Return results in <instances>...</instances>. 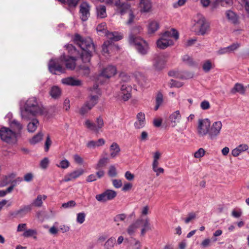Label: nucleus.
Masks as SVG:
<instances>
[{
	"mask_svg": "<svg viewBox=\"0 0 249 249\" xmlns=\"http://www.w3.org/2000/svg\"><path fill=\"white\" fill-rule=\"evenodd\" d=\"M50 94L53 98L57 99L61 96V90L58 87L53 86L50 89Z\"/></svg>",
	"mask_w": 249,
	"mask_h": 249,
	"instance_id": "33",
	"label": "nucleus"
},
{
	"mask_svg": "<svg viewBox=\"0 0 249 249\" xmlns=\"http://www.w3.org/2000/svg\"><path fill=\"white\" fill-rule=\"evenodd\" d=\"M50 161L48 158L45 157L43 158L40 162V167L42 169H46L47 168Z\"/></svg>",
	"mask_w": 249,
	"mask_h": 249,
	"instance_id": "52",
	"label": "nucleus"
},
{
	"mask_svg": "<svg viewBox=\"0 0 249 249\" xmlns=\"http://www.w3.org/2000/svg\"><path fill=\"white\" fill-rule=\"evenodd\" d=\"M120 78L121 85L122 84H126V83L129 82L131 80V76L124 72H122L120 74Z\"/></svg>",
	"mask_w": 249,
	"mask_h": 249,
	"instance_id": "44",
	"label": "nucleus"
},
{
	"mask_svg": "<svg viewBox=\"0 0 249 249\" xmlns=\"http://www.w3.org/2000/svg\"><path fill=\"white\" fill-rule=\"evenodd\" d=\"M84 173V170L82 169H79L74 170L73 171L70 173L73 179H76L83 175Z\"/></svg>",
	"mask_w": 249,
	"mask_h": 249,
	"instance_id": "46",
	"label": "nucleus"
},
{
	"mask_svg": "<svg viewBox=\"0 0 249 249\" xmlns=\"http://www.w3.org/2000/svg\"><path fill=\"white\" fill-rule=\"evenodd\" d=\"M47 198L45 195H38L34 201L33 204L36 207H41L43 203V201Z\"/></svg>",
	"mask_w": 249,
	"mask_h": 249,
	"instance_id": "37",
	"label": "nucleus"
},
{
	"mask_svg": "<svg viewBox=\"0 0 249 249\" xmlns=\"http://www.w3.org/2000/svg\"><path fill=\"white\" fill-rule=\"evenodd\" d=\"M36 234L37 232L36 230L28 229L24 232L23 233V236L25 237H30L31 236H34V235H36Z\"/></svg>",
	"mask_w": 249,
	"mask_h": 249,
	"instance_id": "50",
	"label": "nucleus"
},
{
	"mask_svg": "<svg viewBox=\"0 0 249 249\" xmlns=\"http://www.w3.org/2000/svg\"><path fill=\"white\" fill-rule=\"evenodd\" d=\"M205 151L204 149L200 148L194 153V157L196 158H200L205 155Z\"/></svg>",
	"mask_w": 249,
	"mask_h": 249,
	"instance_id": "55",
	"label": "nucleus"
},
{
	"mask_svg": "<svg viewBox=\"0 0 249 249\" xmlns=\"http://www.w3.org/2000/svg\"><path fill=\"white\" fill-rule=\"evenodd\" d=\"M246 91V88L243 84L241 83H236L234 87L231 89V92L232 94H235L238 92L241 94H244Z\"/></svg>",
	"mask_w": 249,
	"mask_h": 249,
	"instance_id": "31",
	"label": "nucleus"
},
{
	"mask_svg": "<svg viewBox=\"0 0 249 249\" xmlns=\"http://www.w3.org/2000/svg\"><path fill=\"white\" fill-rule=\"evenodd\" d=\"M225 15L229 22L233 24H237L239 23V16L235 12L231 10H226Z\"/></svg>",
	"mask_w": 249,
	"mask_h": 249,
	"instance_id": "19",
	"label": "nucleus"
},
{
	"mask_svg": "<svg viewBox=\"0 0 249 249\" xmlns=\"http://www.w3.org/2000/svg\"><path fill=\"white\" fill-rule=\"evenodd\" d=\"M132 88L127 84H122L121 87L120 96L124 101H127L131 97Z\"/></svg>",
	"mask_w": 249,
	"mask_h": 249,
	"instance_id": "17",
	"label": "nucleus"
},
{
	"mask_svg": "<svg viewBox=\"0 0 249 249\" xmlns=\"http://www.w3.org/2000/svg\"><path fill=\"white\" fill-rule=\"evenodd\" d=\"M128 40L130 44L134 46L140 53L142 55L147 53L148 46L145 41L136 36L133 33L130 34Z\"/></svg>",
	"mask_w": 249,
	"mask_h": 249,
	"instance_id": "6",
	"label": "nucleus"
},
{
	"mask_svg": "<svg viewBox=\"0 0 249 249\" xmlns=\"http://www.w3.org/2000/svg\"><path fill=\"white\" fill-rule=\"evenodd\" d=\"M16 174L14 173H10L7 175L4 176L1 179L0 181V186H4L8 183H11L12 180L15 178Z\"/></svg>",
	"mask_w": 249,
	"mask_h": 249,
	"instance_id": "29",
	"label": "nucleus"
},
{
	"mask_svg": "<svg viewBox=\"0 0 249 249\" xmlns=\"http://www.w3.org/2000/svg\"><path fill=\"white\" fill-rule=\"evenodd\" d=\"M183 85V83L171 79L168 83V86L172 88H180Z\"/></svg>",
	"mask_w": 249,
	"mask_h": 249,
	"instance_id": "49",
	"label": "nucleus"
},
{
	"mask_svg": "<svg viewBox=\"0 0 249 249\" xmlns=\"http://www.w3.org/2000/svg\"><path fill=\"white\" fill-rule=\"evenodd\" d=\"M110 156L111 158H115L118 156L121 151L119 145L115 142H113L109 147Z\"/></svg>",
	"mask_w": 249,
	"mask_h": 249,
	"instance_id": "27",
	"label": "nucleus"
},
{
	"mask_svg": "<svg viewBox=\"0 0 249 249\" xmlns=\"http://www.w3.org/2000/svg\"><path fill=\"white\" fill-rule=\"evenodd\" d=\"M109 176L111 177H115L117 175V171L114 165L110 166L108 171Z\"/></svg>",
	"mask_w": 249,
	"mask_h": 249,
	"instance_id": "56",
	"label": "nucleus"
},
{
	"mask_svg": "<svg viewBox=\"0 0 249 249\" xmlns=\"http://www.w3.org/2000/svg\"><path fill=\"white\" fill-rule=\"evenodd\" d=\"M73 40L81 49L80 53L81 64L76 65V59L75 57L63 54L59 59H51L49 61L48 68L52 73L56 74L57 72L65 73L66 69L61 64V62H64L68 69L73 70L76 68V71L82 76H88L90 74L91 66L90 59L92 53L95 51L92 40L90 38H83L78 34L75 35Z\"/></svg>",
	"mask_w": 249,
	"mask_h": 249,
	"instance_id": "1",
	"label": "nucleus"
},
{
	"mask_svg": "<svg viewBox=\"0 0 249 249\" xmlns=\"http://www.w3.org/2000/svg\"><path fill=\"white\" fill-rule=\"evenodd\" d=\"M116 73V69L115 67L109 66L106 68L99 75L97 82L102 83V79L104 78L108 79Z\"/></svg>",
	"mask_w": 249,
	"mask_h": 249,
	"instance_id": "14",
	"label": "nucleus"
},
{
	"mask_svg": "<svg viewBox=\"0 0 249 249\" xmlns=\"http://www.w3.org/2000/svg\"><path fill=\"white\" fill-rule=\"evenodd\" d=\"M39 122L36 118H33L27 125V130L29 133H34L39 126Z\"/></svg>",
	"mask_w": 249,
	"mask_h": 249,
	"instance_id": "24",
	"label": "nucleus"
},
{
	"mask_svg": "<svg viewBox=\"0 0 249 249\" xmlns=\"http://www.w3.org/2000/svg\"><path fill=\"white\" fill-rule=\"evenodd\" d=\"M70 165V162L66 159L60 161L59 163L56 164L57 167L65 169L68 168Z\"/></svg>",
	"mask_w": 249,
	"mask_h": 249,
	"instance_id": "47",
	"label": "nucleus"
},
{
	"mask_svg": "<svg viewBox=\"0 0 249 249\" xmlns=\"http://www.w3.org/2000/svg\"><path fill=\"white\" fill-rule=\"evenodd\" d=\"M61 81L63 85L69 86H80L82 85L81 80L72 76L62 78Z\"/></svg>",
	"mask_w": 249,
	"mask_h": 249,
	"instance_id": "16",
	"label": "nucleus"
},
{
	"mask_svg": "<svg viewBox=\"0 0 249 249\" xmlns=\"http://www.w3.org/2000/svg\"><path fill=\"white\" fill-rule=\"evenodd\" d=\"M17 134L9 128L2 126L0 129V138L8 143H15L17 141Z\"/></svg>",
	"mask_w": 249,
	"mask_h": 249,
	"instance_id": "7",
	"label": "nucleus"
},
{
	"mask_svg": "<svg viewBox=\"0 0 249 249\" xmlns=\"http://www.w3.org/2000/svg\"><path fill=\"white\" fill-rule=\"evenodd\" d=\"M196 217L195 213H189L185 218H184V222L186 224L189 223L191 220L194 219Z\"/></svg>",
	"mask_w": 249,
	"mask_h": 249,
	"instance_id": "57",
	"label": "nucleus"
},
{
	"mask_svg": "<svg viewBox=\"0 0 249 249\" xmlns=\"http://www.w3.org/2000/svg\"><path fill=\"white\" fill-rule=\"evenodd\" d=\"M170 76L175 77L178 78L185 79L191 78L193 74L186 71L179 72L178 71H171L168 72Z\"/></svg>",
	"mask_w": 249,
	"mask_h": 249,
	"instance_id": "22",
	"label": "nucleus"
},
{
	"mask_svg": "<svg viewBox=\"0 0 249 249\" xmlns=\"http://www.w3.org/2000/svg\"><path fill=\"white\" fill-rule=\"evenodd\" d=\"M213 68V64L210 60H205L202 64V69L205 72H208Z\"/></svg>",
	"mask_w": 249,
	"mask_h": 249,
	"instance_id": "41",
	"label": "nucleus"
},
{
	"mask_svg": "<svg viewBox=\"0 0 249 249\" xmlns=\"http://www.w3.org/2000/svg\"><path fill=\"white\" fill-rule=\"evenodd\" d=\"M153 171L156 173L157 176H159L160 174L164 173V169L162 167H153Z\"/></svg>",
	"mask_w": 249,
	"mask_h": 249,
	"instance_id": "64",
	"label": "nucleus"
},
{
	"mask_svg": "<svg viewBox=\"0 0 249 249\" xmlns=\"http://www.w3.org/2000/svg\"><path fill=\"white\" fill-rule=\"evenodd\" d=\"M84 125L88 129L95 132H98L104 126V123L103 118L99 116L96 119L95 123H93L89 120H86Z\"/></svg>",
	"mask_w": 249,
	"mask_h": 249,
	"instance_id": "10",
	"label": "nucleus"
},
{
	"mask_svg": "<svg viewBox=\"0 0 249 249\" xmlns=\"http://www.w3.org/2000/svg\"><path fill=\"white\" fill-rule=\"evenodd\" d=\"M90 6L86 2H82L80 5V17L83 21L88 20L90 16Z\"/></svg>",
	"mask_w": 249,
	"mask_h": 249,
	"instance_id": "15",
	"label": "nucleus"
},
{
	"mask_svg": "<svg viewBox=\"0 0 249 249\" xmlns=\"http://www.w3.org/2000/svg\"><path fill=\"white\" fill-rule=\"evenodd\" d=\"M136 121L134 123V127L136 129H141L145 124V116L144 113L140 112L136 116Z\"/></svg>",
	"mask_w": 249,
	"mask_h": 249,
	"instance_id": "21",
	"label": "nucleus"
},
{
	"mask_svg": "<svg viewBox=\"0 0 249 249\" xmlns=\"http://www.w3.org/2000/svg\"><path fill=\"white\" fill-rule=\"evenodd\" d=\"M166 60L162 55H159L155 57L153 66L157 71H160L165 66Z\"/></svg>",
	"mask_w": 249,
	"mask_h": 249,
	"instance_id": "20",
	"label": "nucleus"
},
{
	"mask_svg": "<svg viewBox=\"0 0 249 249\" xmlns=\"http://www.w3.org/2000/svg\"><path fill=\"white\" fill-rule=\"evenodd\" d=\"M69 53L71 54L75 55L78 53V51L76 50L74 46L71 44H68L66 46Z\"/></svg>",
	"mask_w": 249,
	"mask_h": 249,
	"instance_id": "54",
	"label": "nucleus"
},
{
	"mask_svg": "<svg viewBox=\"0 0 249 249\" xmlns=\"http://www.w3.org/2000/svg\"><path fill=\"white\" fill-rule=\"evenodd\" d=\"M116 7V12L121 15H123L127 12L130 13V11H132L130 8V5L127 3H121L120 2L119 5H117Z\"/></svg>",
	"mask_w": 249,
	"mask_h": 249,
	"instance_id": "23",
	"label": "nucleus"
},
{
	"mask_svg": "<svg viewBox=\"0 0 249 249\" xmlns=\"http://www.w3.org/2000/svg\"><path fill=\"white\" fill-rule=\"evenodd\" d=\"M249 149V146L245 143H242L239 145L236 148H234L231 151V154L233 157H237L241 153L248 150Z\"/></svg>",
	"mask_w": 249,
	"mask_h": 249,
	"instance_id": "25",
	"label": "nucleus"
},
{
	"mask_svg": "<svg viewBox=\"0 0 249 249\" xmlns=\"http://www.w3.org/2000/svg\"><path fill=\"white\" fill-rule=\"evenodd\" d=\"M149 211V207L148 205H145L141 209V217L146 215L148 214Z\"/></svg>",
	"mask_w": 249,
	"mask_h": 249,
	"instance_id": "63",
	"label": "nucleus"
},
{
	"mask_svg": "<svg viewBox=\"0 0 249 249\" xmlns=\"http://www.w3.org/2000/svg\"><path fill=\"white\" fill-rule=\"evenodd\" d=\"M132 76L135 78L136 81L139 84H142V82L145 80L143 74L140 72L135 71L132 74Z\"/></svg>",
	"mask_w": 249,
	"mask_h": 249,
	"instance_id": "39",
	"label": "nucleus"
},
{
	"mask_svg": "<svg viewBox=\"0 0 249 249\" xmlns=\"http://www.w3.org/2000/svg\"><path fill=\"white\" fill-rule=\"evenodd\" d=\"M108 161V159L106 157L100 159L98 163L95 165V169L96 170H99L101 167L106 166Z\"/></svg>",
	"mask_w": 249,
	"mask_h": 249,
	"instance_id": "42",
	"label": "nucleus"
},
{
	"mask_svg": "<svg viewBox=\"0 0 249 249\" xmlns=\"http://www.w3.org/2000/svg\"><path fill=\"white\" fill-rule=\"evenodd\" d=\"M241 4L244 7L247 13L249 15V0H241Z\"/></svg>",
	"mask_w": 249,
	"mask_h": 249,
	"instance_id": "62",
	"label": "nucleus"
},
{
	"mask_svg": "<svg viewBox=\"0 0 249 249\" xmlns=\"http://www.w3.org/2000/svg\"><path fill=\"white\" fill-rule=\"evenodd\" d=\"M210 124L211 121L208 118L199 119L196 129L197 135L200 138L208 135Z\"/></svg>",
	"mask_w": 249,
	"mask_h": 249,
	"instance_id": "8",
	"label": "nucleus"
},
{
	"mask_svg": "<svg viewBox=\"0 0 249 249\" xmlns=\"http://www.w3.org/2000/svg\"><path fill=\"white\" fill-rule=\"evenodd\" d=\"M106 23L103 22L97 27V31L98 33L104 34L107 38L111 41H119L123 38V36L120 34L116 32L110 33L107 31Z\"/></svg>",
	"mask_w": 249,
	"mask_h": 249,
	"instance_id": "9",
	"label": "nucleus"
},
{
	"mask_svg": "<svg viewBox=\"0 0 249 249\" xmlns=\"http://www.w3.org/2000/svg\"><path fill=\"white\" fill-rule=\"evenodd\" d=\"M105 143L104 139L101 138L97 141H90L87 143V146L89 148H95L96 147L103 146Z\"/></svg>",
	"mask_w": 249,
	"mask_h": 249,
	"instance_id": "30",
	"label": "nucleus"
},
{
	"mask_svg": "<svg viewBox=\"0 0 249 249\" xmlns=\"http://www.w3.org/2000/svg\"><path fill=\"white\" fill-rule=\"evenodd\" d=\"M191 30L197 36L208 35L211 30L210 25L201 14L195 15L191 20Z\"/></svg>",
	"mask_w": 249,
	"mask_h": 249,
	"instance_id": "3",
	"label": "nucleus"
},
{
	"mask_svg": "<svg viewBox=\"0 0 249 249\" xmlns=\"http://www.w3.org/2000/svg\"><path fill=\"white\" fill-rule=\"evenodd\" d=\"M240 46V45L239 43H233L231 45L227 47V48L229 53H230L237 49Z\"/></svg>",
	"mask_w": 249,
	"mask_h": 249,
	"instance_id": "58",
	"label": "nucleus"
},
{
	"mask_svg": "<svg viewBox=\"0 0 249 249\" xmlns=\"http://www.w3.org/2000/svg\"><path fill=\"white\" fill-rule=\"evenodd\" d=\"M45 112L42 103L35 97L29 98L23 105L20 104V115L23 120H29L32 117L42 115Z\"/></svg>",
	"mask_w": 249,
	"mask_h": 249,
	"instance_id": "2",
	"label": "nucleus"
},
{
	"mask_svg": "<svg viewBox=\"0 0 249 249\" xmlns=\"http://www.w3.org/2000/svg\"><path fill=\"white\" fill-rule=\"evenodd\" d=\"M178 37L179 35L178 31L174 29H172L162 35L161 37L157 41V46L160 49H164L173 45L174 41L172 37H174L175 40H177Z\"/></svg>",
	"mask_w": 249,
	"mask_h": 249,
	"instance_id": "4",
	"label": "nucleus"
},
{
	"mask_svg": "<svg viewBox=\"0 0 249 249\" xmlns=\"http://www.w3.org/2000/svg\"><path fill=\"white\" fill-rule=\"evenodd\" d=\"M115 238L113 237L109 238L105 243V249H113L115 245Z\"/></svg>",
	"mask_w": 249,
	"mask_h": 249,
	"instance_id": "43",
	"label": "nucleus"
},
{
	"mask_svg": "<svg viewBox=\"0 0 249 249\" xmlns=\"http://www.w3.org/2000/svg\"><path fill=\"white\" fill-rule=\"evenodd\" d=\"M92 107L89 105V102H86L80 108L79 113L81 115L87 113Z\"/></svg>",
	"mask_w": 249,
	"mask_h": 249,
	"instance_id": "45",
	"label": "nucleus"
},
{
	"mask_svg": "<svg viewBox=\"0 0 249 249\" xmlns=\"http://www.w3.org/2000/svg\"><path fill=\"white\" fill-rule=\"evenodd\" d=\"M117 196L116 192L112 190H107L103 193L97 195L96 199L100 202H106L114 199Z\"/></svg>",
	"mask_w": 249,
	"mask_h": 249,
	"instance_id": "12",
	"label": "nucleus"
},
{
	"mask_svg": "<svg viewBox=\"0 0 249 249\" xmlns=\"http://www.w3.org/2000/svg\"><path fill=\"white\" fill-rule=\"evenodd\" d=\"M31 210V207L29 205H27L23 207L20 210L16 211L15 213V214L16 215H18L20 217H22L25 215H26L28 212H29Z\"/></svg>",
	"mask_w": 249,
	"mask_h": 249,
	"instance_id": "34",
	"label": "nucleus"
},
{
	"mask_svg": "<svg viewBox=\"0 0 249 249\" xmlns=\"http://www.w3.org/2000/svg\"><path fill=\"white\" fill-rule=\"evenodd\" d=\"M242 211L241 209H234L231 212V215L234 218H239L242 215Z\"/></svg>",
	"mask_w": 249,
	"mask_h": 249,
	"instance_id": "60",
	"label": "nucleus"
},
{
	"mask_svg": "<svg viewBox=\"0 0 249 249\" xmlns=\"http://www.w3.org/2000/svg\"><path fill=\"white\" fill-rule=\"evenodd\" d=\"M182 60L189 65L194 64L193 59L188 55H185L182 57Z\"/></svg>",
	"mask_w": 249,
	"mask_h": 249,
	"instance_id": "59",
	"label": "nucleus"
},
{
	"mask_svg": "<svg viewBox=\"0 0 249 249\" xmlns=\"http://www.w3.org/2000/svg\"><path fill=\"white\" fill-rule=\"evenodd\" d=\"M141 224H142V228L141 229V233L142 235H143L146 231L150 229L149 220L148 217L139 218L131 224L126 229L127 234L130 236L134 235Z\"/></svg>",
	"mask_w": 249,
	"mask_h": 249,
	"instance_id": "5",
	"label": "nucleus"
},
{
	"mask_svg": "<svg viewBox=\"0 0 249 249\" xmlns=\"http://www.w3.org/2000/svg\"><path fill=\"white\" fill-rule=\"evenodd\" d=\"M61 3L68 5L69 8L75 7L79 0H57Z\"/></svg>",
	"mask_w": 249,
	"mask_h": 249,
	"instance_id": "38",
	"label": "nucleus"
},
{
	"mask_svg": "<svg viewBox=\"0 0 249 249\" xmlns=\"http://www.w3.org/2000/svg\"><path fill=\"white\" fill-rule=\"evenodd\" d=\"M8 124L13 131L15 133H17V136H19L23 128V124L16 119H13L12 120L8 122Z\"/></svg>",
	"mask_w": 249,
	"mask_h": 249,
	"instance_id": "18",
	"label": "nucleus"
},
{
	"mask_svg": "<svg viewBox=\"0 0 249 249\" xmlns=\"http://www.w3.org/2000/svg\"><path fill=\"white\" fill-rule=\"evenodd\" d=\"M111 47H114L117 50L119 49V47L117 46L114 45L112 46L109 41H106L104 42L102 46L103 53L104 55L106 53H108V49Z\"/></svg>",
	"mask_w": 249,
	"mask_h": 249,
	"instance_id": "40",
	"label": "nucleus"
},
{
	"mask_svg": "<svg viewBox=\"0 0 249 249\" xmlns=\"http://www.w3.org/2000/svg\"><path fill=\"white\" fill-rule=\"evenodd\" d=\"M222 127V124L221 121H216L210 124V129L208 133V137L210 140H213L220 134Z\"/></svg>",
	"mask_w": 249,
	"mask_h": 249,
	"instance_id": "11",
	"label": "nucleus"
},
{
	"mask_svg": "<svg viewBox=\"0 0 249 249\" xmlns=\"http://www.w3.org/2000/svg\"><path fill=\"white\" fill-rule=\"evenodd\" d=\"M96 14L98 18H104L107 16L106 6L99 5L96 7Z\"/></svg>",
	"mask_w": 249,
	"mask_h": 249,
	"instance_id": "32",
	"label": "nucleus"
},
{
	"mask_svg": "<svg viewBox=\"0 0 249 249\" xmlns=\"http://www.w3.org/2000/svg\"><path fill=\"white\" fill-rule=\"evenodd\" d=\"M140 7L142 12L149 11L152 8V3L150 0H140Z\"/></svg>",
	"mask_w": 249,
	"mask_h": 249,
	"instance_id": "28",
	"label": "nucleus"
},
{
	"mask_svg": "<svg viewBox=\"0 0 249 249\" xmlns=\"http://www.w3.org/2000/svg\"><path fill=\"white\" fill-rule=\"evenodd\" d=\"M97 84L93 85L92 88L89 89L90 91V95L88 100L86 102H89V106L93 107L98 102L100 91L98 88Z\"/></svg>",
	"mask_w": 249,
	"mask_h": 249,
	"instance_id": "13",
	"label": "nucleus"
},
{
	"mask_svg": "<svg viewBox=\"0 0 249 249\" xmlns=\"http://www.w3.org/2000/svg\"><path fill=\"white\" fill-rule=\"evenodd\" d=\"M76 205V203L73 200L69 201L66 203L62 204V207L64 208H68L73 207Z\"/></svg>",
	"mask_w": 249,
	"mask_h": 249,
	"instance_id": "61",
	"label": "nucleus"
},
{
	"mask_svg": "<svg viewBox=\"0 0 249 249\" xmlns=\"http://www.w3.org/2000/svg\"><path fill=\"white\" fill-rule=\"evenodd\" d=\"M159 28V24L156 21H150L148 25V32L149 34H152L156 32Z\"/></svg>",
	"mask_w": 249,
	"mask_h": 249,
	"instance_id": "36",
	"label": "nucleus"
},
{
	"mask_svg": "<svg viewBox=\"0 0 249 249\" xmlns=\"http://www.w3.org/2000/svg\"><path fill=\"white\" fill-rule=\"evenodd\" d=\"M156 105L155 107V110H156L159 108V107L162 104L163 102V95L161 93L159 92L158 93L156 97Z\"/></svg>",
	"mask_w": 249,
	"mask_h": 249,
	"instance_id": "48",
	"label": "nucleus"
},
{
	"mask_svg": "<svg viewBox=\"0 0 249 249\" xmlns=\"http://www.w3.org/2000/svg\"><path fill=\"white\" fill-rule=\"evenodd\" d=\"M126 218V215L124 213H121L116 215L113 218L114 221L118 223L124 221Z\"/></svg>",
	"mask_w": 249,
	"mask_h": 249,
	"instance_id": "53",
	"label": "nucleus"
},
{
	"mask_svg": "<svg viewBox=\"0 0 249 249\" xmlns=\"http://www.w3.org/2000/svg\"><path fill=\"white\" fill-rule=\"evenodd\" d=\"M43 136V133L41 131L38 132L30 140L29 142L32 144H36L42 140Z\"/></svg>",
	"mask_w": 249,
	"mask_h": 249,
	"instance_id": "35",
	"label": "nucleus"
},
{
	"mask_svg": "<svg viewBox=\"0 0 249 249\" xmlns=\"http://www.w3.org/2000/svg\"><path fill=\"white\" fill-rule=\"evenodd\" d=\"M86 218V214L84 212L78 213L76 216V222L79 224H82L84 222Z\"/></svg>",
	"mask_w": 249,
	"mask_h": 249,
	"instance_id": "51",
	"label": "nucleus"
},
{
	"mask_svg": "<svg viewBox=\"0 0 249 249\" xmlns=\"http://www.w3.org/2000/svg\"><path fill=\"white\" fill-rule=\"evenodd\" d=\"M181 116L179 110H176L169 116V121L173 126H175L181 119Z\"/></svg>",
	"mask_w": 249,
	"mask_h": 249,
	"instance_id": "26",
	"label": "nucleus"
}]
</instances>
